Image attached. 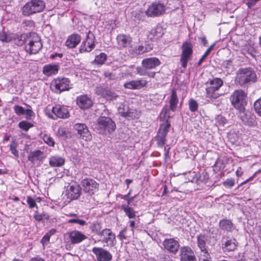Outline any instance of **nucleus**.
Here are the masks:
<instances>
[{
    "instance_id": "nucleus-49",
    "label": "nucleus",
    "mask_w": 261,
    "mask_h": 261,
    "mask_svg": "<svg viewBox=\"0 0 261 261\" xmlns=\"http://www.w3.org/2000/svg\"><path fill=\"white\" fill-rule=\"evenodd\" d=\"M101 225L98 223H94L92 224L91 226V230L92 232L96 233L97 234L100 236H101V233L102 231L101 230Z\"/></svg>"
},
{
    "instance_id": "nucleus-42",
    "label": "nucleus",
    "mask_w": 261,
    "mask_h": 261,
    "mask_svg": "<svg viewBox=\"0 0 261 261\" xmlns=\"http://www.w3.org/2000/svg\"><path fill=\"white\" fill-rule=\"evenodd\" d=\"M150 34L155 37V39H158L162 36L163 30L160 27H156L151 30Z\"/></svg>"
},
{
    "instance_id": "nucleus-1",
    "label": "nucleus",
    "mask_w": 261,
    "mask_h": 261,
    "mask_svg": "<svg viewBox=\"0 0 261 261\" xmlns=\"http://www.w3.org/2000/svg\"><path fill=\"white\" fill-rule=\"evenodd\" d=\"M161 64L160 60L156 57L146 58L142 60V66L136 68V73L140 76H147L149 78H154L156 72L151 71L155 69Z\"/></svg>"
},
{
    "instance_id": "nucleus-21",
    "label": "nucleus",
    "mask_w": 261,
    "mask_h": 261,
    "mask_svg": "<svg viewBox=\"0 0 261 261\" xmlns=\"http://www.w3.org/2000/svg\"><path fill=\"white\" fill-rule=\"evenodd\" d=\"M237 245L238 242L234 238L223 237L222 240V249L224 252L234 251L237 248Z\"/></svg>"
},
{
    "instance_id": "nucleus-33",
    "label": "nucleus",
    "mask_w": 261,
    "mask_h": 261,
    "mask_svg": "<svg viewBox=\"0 0 261 261\" xmlns=\"http://www.w3.org/2000/svg\"><path fill=\"white\" fill-rule=\"evenodd\" d=\"M178 98L175 89L172 90L171 94L169 99L170 109H168L169 112L170 110L173 112L175 111L178 103ZM168 114L170 115L169 113Z\"/></svg>"
},
{
    "instance_id": "nucleus-11",
    "label": "nucleus",
    "mask_w": 261,
    "mask_h": 261,
    "mask_svg": "<svg viewBox=\"0 0 261 261\" xmlns=\"http://www.w3.org/2000/svg\"><path fill=\"white\" fill-rule=\"evenodd\" d=\"M165 11V6L164 4L154 2L148 6L145 14L148 17H157L163 14Z\"/></svg>"
},
{
    "instance_id": "nucleus-60",
    "label": "nucleus",
    "mask_w": 261,
    "mask_h": 261,
    "mask_svg": "<svg viewBox=\"0 0 261 261\" xmlns=\"http://www.w3.org/2000/svg\"><path fill=\"white\" fill-rule=\"evenodd\" d=\"M209 55L206 51L205 52V53L203 54V55L202 56V57L200 59L198 62V66H200L201 63L203 62V60L207 57V56Z\"/></svg>"
},
{
    "instance_id": "nucleus-4",
    "label": "nucleus",
    "mask_w": 261,
    "mask_h": 261,
    "mask_svg": "<svg viewBox=\"0 0 261 261\" xmlns=\"http://www.w3.org/2000/svg\"><path fill=\"white\" fill-rule=\"evenodd\" d=\"M94 129L101 134H111L116 128L115 122L109 117L100 116L94 125Z\"/></svg>"
},
{
    "instance_id": "nucleus-44",
    "label": "nucleus",
    "mask_w": 261,
    "mask_h": 261,
    "mask_svg": "<svg viewBox=\"0 0 261 261\" xmlns=\"http://www.w3.org/2000/svg\"><path fill=\"white\" fill-rule=\"evenodd\" d=\"M29 38H30V36H28L25 34H22L20 36L17 37V45H22L27 42H29Z\"/></svg>"
},
{
    "instance_id": "nucleus-39",
    "label": "nucleus",
    "mask_w": 261,
    "mask_h": 261,
    "mask_svg": "<svg viewBox=\"0 0 261 261\" xmlns=\"http://www.w3.org/2000/svg\"><path fill=\"white\" fill-rule=\"evenodd\" d=\"M13 38V35L4 31L0 32V40L2 42H9Z\"/></svg>"
},
{
    "instance_id": "nucleus-59",
    "label": "nucleus",
    "mask_w": 261,
    "mask_h": 261,
    "mask_svg": "<svg viewBox=\"0 0 261 261\" xmlns=\"http://www.w3.org/2000/svg\"><path fill=\"white\" fill-rule=\"evenodd\" d=\"M10 150L14 155H16V146L14 143L10 145Z\"/></svg>"
},
{
    "instance_id": "nucleus-52",
    "label": "nucleus",
    "mask_w": 261,
    "mask_h": 261,
    "mask_svg": "<svg viewBox=\"0 0 261 261\" xmlns=\"http://www.w3.org/2000/svg\"><path fill=\"white\" fill-rule=\"evenodd\" d=\"M200 261H211V257L209 253H207L205 254H201L200 256Z\"/></svg>"
},
{
    "instance_id": "nucleus-9",
    "label": "nucleus",
    "mask_w": 261,
    "mask_h": 261,
    "mask_svg": "<svg viewBox=\"0 0 261 261\" xmlns=\"http://www.w3.org/2000/svg\"><path fill=\"white\" fill-rule=\"evenodd\" d=\"M42 47V44L38 35L35 33L31 34L29 38V43L25 46L26 51L30 54H36Z\"/></svg>"
},
{
    "instance_id": "nucleus-2",
    "label": "nucleus",
    "mask_w": 261,
    "mask_h": 261,
    "mask_svg": "<svg viewBox=\"0 0 261 261\" xmlns=\"http://www.w3.org/2000/svg\"><path fill=\"white\" fill-rule=\"evenodd\" d=\"M169 110L167 107H164L160 114V120L164 122L160 125L156 136L157 143L159 146L163 147L166 142V136L170 127V123L168 119L170 117L168 114Z\"/></svg>"
},
{
    "instance_id": "nucleus-3",
    "label": "nucleus",
    "mask_w": 261,
    "mask_h": 261,
    "mask_svg": "<svg viewBox=\"0 0 261 261\" xmlns=\"http://www.w3.org/2000/svg\"><path fill=\"white\" fill-rule=\"evenodd\" d=\"M205 97L208 101H213L221 95L218 92L220 88L223 85V80L218 77L210 79L206 83Z\"/></svg>"
},
{
    "instance_id": "nucleus-56",
    "label": "nucleus",
    "mask_w": 261,
    "mask_h": 261,
    "mask_svg": "<svg viewBox=\"0 0 261 261\" xmlns=\"http://www.w3.org/2000/svg\"><path fill=\"white\" fill-rule=\"evenodd\" d=\"M259 0H248L246 3L248 8H250L254 6Z\"/></svg>"
},
{
    "instance_id": "nucleus-23",
    "label": "nucleus",
    "mask_w": 261,
    "mask_h": 261,
    "mask_svg": "<svg viewBox=\"0 0 261 261\" xmlns=\"http://www.w3.org/2000/svg\"><path fill=\"white\" fill-rule=\"evenodd\" d=\"M163 245L165 249L173 254H176L179 247V243L174 239H165Z\"/></svg>"
},
{
    "instance_id": "nucleus-61",
    "label": "nucleus",
    "mask_w": 261,
    "mask_h": 261,
    "mask_svg": "<svg viewBox=\"0 0 261 261\" xmlns=\"http://www.w3.org/2000/svg\"><path fill=\"white\" fill-rule=\"evenodd\" d=\"M58 135L60 136H64L66 135V131L63 127H60L58 130Z\"/></svg>"
},
{
    "instance_id": "nucleus-6",
    "label": "nucleus",
    "mask_w": 261,
    "mask_h": 261,
    "mask_svg": "<svg viewBox=\"0 0 261 261\" xmlns=\"http://www.w3.org/2000/svg\"><path fill=\"white\" fill-rule=\"evenodd\" d=\"M45 8V3L42 0H31L27 2L21 8L22 14L30 16L43 11Z\"/></svg>"
},
{
    "instance_id": "nucleus-55",
    "label": "nucleus",
    "mask_w": 261,
    "mask_h": 261,
    "mask_svg": "<svg viewBox=\"0 0 261 261\" xmlns=\"http://www.w3.org/2000/svg\"><path fill=\"white\" fill-rule=\"evenodd\" d=\"M224 185L232 187L234 185V181L233 179L231 178L227 179L226 181H224Z\"/></svg>"
},
{
    "instance_id": "nucleus-63",
    "label": "nucleus",
    "mask_w": 261,
    "mask_h": 261,
    "mask_svg": "<svg viewBox=\"0 0 261 261\" xmlns=\"http://www.w3.org/2000/svg\"><path fill=\"white\" fill-rule=\"evenodd\" d=\"M236 173L237 176H241L242 175L243 172L241 167L238 168Z\"/></svg>"
},
{
    "instance_id": "nucleus-29",
    "label": "nucleus",
    "mask_w": 261,
    "mask_h": 261,
    "mask_svg": "<svg viewBox=\"0 0 261 261\" xmlns=\"http://www.w3.org/2000/svg\"><path fill=\"white\" fill-rule=\"evenodd\" d=\"M81 40V36L74 33L68 36L65 42V45L69 48H74L80 43Z\"/></svg>"
},
{
    "instance_id": "nucleus-54",
    "label": "nucleus",
    "mask_w": 261,
    "mask_h": 261,
    "mask_svg": "<svg viewBox=\"0 0 261 261\" xmlns=\"http://www.w3.org/2000/svg\"><path fill=\"white\" fill-rule=\"evenodd\" d=\"M50 237L46 233L44 236L41 239V242L43 246H44L47 244L49 242Z\"/></svg>"
},
{
    "instance_id": "nucleus-41",
    "label": "nucleus",
    "mask_w": 261,
    "mask_h": 261,
    "mask_svg": "<svg viewBox=\"0 0 261 261\" xmlns=\"http://www.w3.org/2000/svg\"><path fill=\"white\" fill-rule=\"evenodd\" d=\"M107 59V55L103 53L96 56L94 59L95 63L99 65L103 64Z\"/></svg>"
},
{
    "instance_id": "nucleus-50",
    "label": "nucleus",
    "mask_w": 261,
    "mask_h": 261,
    "mask_svg": "<svg viewBox=\"0 0 261 261\" xmlns=\"http://www.w3.org/2000/svg\"><path fill=\"white\" fill-rule=\"evenodd\" d=\"M254 108L256 113L261 117V97L254 102Z\"/></svg>"
},
{
    "instance_id": "nucleus-19",
    "label": "nucleus",
    "mask_w": 261,
    "mask_h": 261,
    "mask_svg": "<svg viewBox=\"0 0 261 261\" xmlns=\"http://www.w3.org/2000/svg\"><path fill=\"white\" fill-rule=\"evenodd\" d=\"M95 92L98 95L101 96L108 100L115 99L118 97L115 92L102 86L97 87Z\"/></svg>"
},
{
    "instance_id": "nucleus-13",
    "label": "nucleus",
    "mask_w": 261,
    "mask_h": 261,
    "mask_svg": "<svg viewBox=\"0 0 261 261\" xmlns=\"http://www.w3.org/2000/svg\"><path fill=\"white\" fill-rule=\"evenodd\" d=\"M95 38L93 33L89 31L86 35V40L84 41L80 48L81 53L90 52L95 46Z\"/></svg>"
},
{
    "instance_id": "nucleus-12",
    "label": "nucleus",
    "mask_w": 261,
    "mask_h": 261,
    "mask_svg": "<svg viewBox=\"0 0 261 261\" xmlns=\"http://www.w3.org/2000/svg\"><path fill=\"white\" fill-rule=\"evenodd\" d=\"M65 238L66 241L72 244H79L85 240L87 237L82 232L73 230L67 232L65 235Z\"/></svg>"
},
{
    "instance_id": "nucleus-17",
    "label": "nucleus",
    "mask_w": 261,
    "mask_h": 261,
    "mask_svg": "<svg viewBox=\"0 0 261 261\" xmlns=\"http://www.w3.org/2000/svg\"><path fill=\"white\" fill-rule=\"evenodd\" d=\"M74 128L77 131L80 138L86 141H89L92 139V135L86 124L76 123L74 125Z\"/></svg>"
},
{
    "instance_id": "nucleus-46",
    "label": "nucleus",
    "mask_w": 261,
    "mask_h": 261,
    "mask_svg": "<svg viewBox=\"0 0 261 261\" xmlns=\"http://www.w3.org/2000/svg\"><path fill=\"white\" fill-rule=\"evenodd\" d=\"M42 139L45 143L48 144L50 146H54L55 145V141L53 138H51L49 135L47 134H44L42 136Z\"/></svg>"
},
{
    "instance_id": "nucleus-20",
    "label": "nucleus",
    "mask_w": 261,
    "mask_h": 261,
    "mask_svg": "<svg viewBox=\"0 0 261 261\" xmlns=\"http://www.w3.org/2000/svg\"><path fill=\"white\" fill-rule=\"evenodd\" d=\"M92 252L98 261H110L112 259L110 252L102 248L93 247Z\"/></svg>"
},
{
    "instance_id": "nucleus-37",
    "label": "nucleus",
    "mask_w": 261,
    "mask_h": 261,
    "mask_svg": "<svg viewBox=\"0 0 261 261\" xmlns=\"http://www.w3.org/2000/svg\"><path fill=\"white\" fill-rule=\"evenodd\" d=\"M133 234L134 230L133 229H130L128 231L127 229L125 228L119 232L118 237L120 240L123 241L130 238Z\"/></svg>"
},
{
    "instance_id": "nucleus-14",
    "label": "nucleus",
    "mask_w": 261,
    "mask_h": 261,
    "mask_svg": "<svg viewBox=\"0 0 261 261\" xmlns=\"http://www.w3.org/2000/svg\"><path fill=\"white\" fill-rule=\"evenodd\" d=\"M83 190L85 193L92 195L96 192L99 188L98 184L94 179L91 178H85L81 182Z\"/></svg>"
},
{
    "instance_id": "nucleus-45",
    "label": "nucleus",
    "mask_w": 261,
    "mask_h": 261,
    "mask_svg": "<svg viewBox=\"0 0 261 261\" xmlns=\"http://www.w3.org/2000/svg\"><path fill=\"white\" fill-rule=\"evenodd\" d=\"M151 48L148 46L139 45L136 49V53L138 55H142L151 50Z\"/></svg>"
},
{
    "instance_id": "nucleus-18",
    "label": "nucleus",
    "mask_w": 261,
    "mask_h": 261,
    "mask_svg": "<svg viewBox=\"0 0 261 261\" xmlns=\"http://www.w3.org/2000/svg\"><path fill=\"white\" fill-rule=\"evenodd\" d=\"M180 261H197L194 252L189 247H182L180 249Z\"/></svg>"
},
{
    "instance_id": "nucleus-7",
    "label": "nucleus",
    "mask_w": 261,
    "mask_h": 261,
    "mask_svg": "<svg viewBox=\"0 0 261 261\" xmlns=\"http://www.w3.org/2000/svg\"><path fill=\"white\" fill-rule=\"evenodd\" d=\"M232 106L238 110H243L247 104V93L242 90L233 91L229 98Z\"/></svg>"
},
{
    "instance_id": "nucleus-27",
    "label": "nucleus",
    "mask_w": 261,
    "mask_h": 261,
    "mask_svg": "<svg viewBox=\"0 0 261 261\" xmlns=\"http://www.w3.org/2000/svg\"><path fill=\"white\" fill-rule=\"evenodd\" d=\"M76 103L82 109H86L92 106V101L86 95L79 96L76 98Z\"/></svg>"
},
{
    "instance_id": "nucleus-58",
    "label": "nucleus",
    "mask_w": 261,
    "mask_h": 261,
    "mask_svg": "<svg viewBox=\"0 0 261 261\" xmlns=\"http://www.w3.org/2000/svg\"><path fill=\"white\" fill-rule=\"evenodd\" d=\"M34 217L36 221H40L43 219V216L41 214H38L37 212H36L34 214Z\"/></svg>"
},
{
    "instance_id": "nucleus-25",
    "label": "nucleus",
    "mask_w": 261,
    "mask_h": 261,
    "mask_svg": "<svg viewBox=\"0 0 261 261\" xmlns=\"http://www.w3.org/2000/svg\"><path fill=\"white\" fill-rule=\"evenodd\" d=\"M60 66L58 64L51 63L45 65L42 69V73L47 76L56 75L59 70Z\"/></svg>"
},
{
    "instance_id": "nucleus-51",
    "label": "nucleus",
    "mask_w": 261,
    "mask_h": 261,
    "mask_svg": "<svg viewBox=\"0 0 261 261\" xmlns=\"http://www.w3.org/2000/svg\"><path fill=\"white\" fill-rule=\"evenodd\" d=\"M27 202L29 206V207L32 208L36 207L38 208V206L36 204V201L31 197H28Z\"/></svg>"
},
{
    "instance_id": "nucleus-15",
    "label": "nucleus",
    "mask_w": 261,
    "mask_h": 261,
    "mask_svg": "<svg viewBox=\"0 0 261 261\" xmlns=\"http://www.w3.org/2000/svg\"><path fill=\"white\" fill-rule=\"evenodd\" d=\"M82 194V188L77 184L69 185L66 191L65 196L70 200H73L78 199Z\"/></svg>"
},
{
    "instance_id": "nucleus-16",
    "label": "nucleus",
    "mask_w": 261,
    "mask_h": 261,
    "mask_svg": "<svg viewBox=\"0 0 261 261\" xmlns=\"http://www.w3.org/2000/svg\"><path fill=\"white\" fill-rule=\"evenodd\" d=\"M101 242L106 243L108 247H113L116 243L115 234L109 229H104L101 231Z\"/></svg>"
},
{
    "instance_id": "nucleus-53",
    "label": "nucleus",
    "mask_w": 261,
    "mask_h": 261,
    "mask_svg": "<svg viewBox=\"0 0 261 261\" xmlns=\"http://www.w3.org/2000/svg\"><path fill=\"white\" fill-rule=\"evenodd\" d=\"M222 65L224 68L227 69H230L233 67L232 62L230 60L224 61Z\"/></svg>"
},
{
    "instance_id": "nucleus-38",
    "label": "nucleus",
    "mask_w": 261,
    "mask_h": 261,
    "mask_svg": "<svg viewBox=\"0 0 261 261\" xmlns=\"http://www.w3.org/2000/svg\"><path fill=\"white\" fill-rule=\"evenodd\" d=\"M122 209L125 212V214L130 219L134 218L136 217L135 212L130 207L127 205H123L122 206Z\"/></svg>"
},
{
    "instance_id": "nucleus-5",
    "label": "nucleus",
    "mask_w": 261,
    "mask_h": 261,
    "mask_svg": "<svg viewBox=\"0 0 261 261\" xmlns=\"http://www.w3.org/2000/svg\"><path fill=\"white\" fill-rule=\"evenodd\" d=\"M256 74L251 68H242L237 72L236 82L241 86L255 82L256 81Z\"/></svg>"
},
{
    "instance_id": "nucleus-35",
    "label": "nucleus",
    "mask_w": 261,
    "mask_h": 261,
    "mask_svg": "<svg viewBox=\"0 0 261 261\" xmlns=\"http://www.w3.org/2000/svg\"><path fill=\"white\" fill-rule=\"evenodd\" d=\"M219 226L222 230L227 232H231L233 229V224L231 221L227 219L220 220Z\"/></svg>"
},
{
    "instance_id": "nucleus-10",
    "label": "nucleus",
    "mask_w": 261,
    "mask_h": 261,
    "mask_svg": "<svg viewBox=\"0 0 261 261\" xmlns=\"http://www.w3.org/2000/svg\"><path fill=\"white\" fill-rule=\"evenodd\" d=\"M182 53L180 57V62L181 66L184 68L187 66V63L189 60L191 58L193 54V45L188 42L183 43L182 46Z\"/></svg>"
},
{
    "instance_id": "nucleus-28",
    "label": "nucleus",
    "mask_w": 261,
    "mask_h": 261,
    "mask_svg": "<svg viewBox=\"0 0 261 261\" xmlns=\"http://www.w3.org/2000/svg\"><path fill=\"white\" fill-rule=\"evenodd\" d=\"M239 111V117L242 121L247 125H251L254 121V116L252 115L249 111H246L245 108Z\"/></svg>"
},
{
    "instance_id": "nucleus-26",
    "label": "nucleus",
    "mask_w": 261,
    "mask_h": 261,
    "mask_svg": "<svg viewBox=\"0 0 261 261\" xmlns=\"http://www.w3.org/2000/svg\"><path fill=\"white\" fill-rule=\"evenodd\" d=\"M52 112L56 117L60 118H67L69 116V113L67 108L63 106L56 105L52 108Z\"/></svg>"
},
{
    "instance_id": "nucleus-31",
    "label": "nucleus",
    "mask_w": 261,
    "mask_h": 261,
    "mask_svg": "<svg viewBox=\"0 0 261 261\" xmlns=\"http://www.w3.org/2000/svg\"><path fill=\"white\" fill-rule=\"evenodd\" d=\"M44 158V152L39 150L30 152L28 156L29 160L34 164L38 162H42Z\"/></svg>"
},
{
    "instance_id": "nucleus-57",
    "label": "nucleus",
    "mask_w": 261,
    "mask_h": 261,
    "mask_svg": "<svg viewBox=\"0 0 261 261\" xmlns=\"http://www.w3.org/2000/svg\"><path fill=\"white\" fill-rule=\"evenodd\" d=\"M198 40L201 44H202L204 46H206L207 44V41L205 36H202L198 38Z\"/></svg>"
},
{
    "instance_id": "nucleus-48",
    "label": "nucleus",
    "mask_w": 261,
    "mask_h": 261,
    "mask_svg": "<svg viewBox=\"0 0 261 261\" xmlns=\"http://www.w3.org/2000/svg\"><path fill=\"white\" fill-rule=\"evenodd\" d=\"M189 106L190 110L192 112H194L197 110L198 104L195 100L191 99L189 100Z\"/></svg>"
},
{
    "instance_id": "nucleus-64",
    "label": "nucleus",
    "mask_w": 261,
    "mask_h": 261,
    "mask_svg": "<svg viewBox=\"0 0 261 261\" xmlns=\"http://www.w3.org/2000/svg\"><path fill=\"white\" fill-rule=\"evenodd\" d=\"M30 261H45L43 258L41 257H34L32 258Z\"/></svg>"
},
{
    "instance_id": "nucleus-34",
    "label": "nucleus",
    "mask_w": 261,
    "mask_h": 261,
    "mask_svg": "<svg viewBox=\"0 0 261 261\" xmlns=\"http://www.w3.org/2000/svg\"><path fill=\"white\" fill-rule=\"evenodd\" d=\"M65 160L59 155L51 156L49 160V164L52 167H61L64 164Z\"/></svg>"
},
{
    "instance_id": "nucleus-32",
    "label": "nucleus",
    "mask_w": 261,
    "mask_h": 261,
    "mask_svg": "<svg viewBox=\"0 0 261 261\" xmlns=\"http://www.w3.org/2000/svg\"><path fill=\"white\" fill-rule=\"evenodd\" d=\"M118 112L121 116L124 117H132L133 112L129 109L127 105L125 103H121L118 107Z\"/></svg>"
},
{
    "instance_id": "nucleus-36",
    "label": "nucleus",
    "mask_w": 261,
    "mask_h": 261,
    "mask_svg": "<svg viewBox=\"0 0 261 261\" xmlns=\"http://www.w3.org/2000/svg\"><path fill=\"white\" fill-rule=\"evenodd\" d=\"M206 238L204 234H200L197 237L198 246L201 250V254L208 253L206 247Z\"/></svg>"
},
{
    "instance_id": "nucleus-47",
    "label": "nucleus",
    "mask_w": 261,
    "mask_h": 261,
    "mask_svg": "<svg viewBox=\"0 0 261 261\" xmlns=\"http://www.w3.org/2000/svg\"><path fill=\"white\" fill-rule=\"evenodd\" d=\"M216 121V124L218 126H223L227 123L226 119L221 115L217 116Z\"/></svg>"
},
{
    "instance_id": "nucleus-24",
    "label": "nucleus",
    "mask_w": 261,
    "mask_h": 261,
    "mask_svg": "<svg viewBox=\"0 0 261 261\" xmlns=\"http://www.w3.org/2000/svg\"><path fill=\"white\" fill-rule=\"evenodd\" d=\"M118 47L122 49L129 47L132 43V39L129 35L119 34L116 38Z\"/></svg>"
},
{
    "instance_id": "nucleus-22",
    "label": "nucleus",
    "mask_w": 261,
    "mask_h": 261,
    "mask_svg": "<svg viewBox=\"0 0 261 261\" xmlns=\"http://www.w3.org/2000/svg\"><path fill=\"white\" fill-rule=\"evenodd\" d=\"M148 82L144 79H140L137 80H133L125 83L123 86L128 89H140L145 87Z\"/></svg>"
},
{
    "instance_id": "nucleus-43",
    "label": "nucleus",
    "mask_w": 261,
    "mask_h": 261,
    "mask_svg": "<svg viewBox=\"0 0 261 261\" xmlns=\"http://www.w3.org/2000/svg\"><path fill=\"white\" fill-rule=\"evenodd\" d=\"M68 223L70 224H77L80 226H84L86 224V222L83 219H80L79 217L69 219Z\"/></svg>"
},
{
    "instance_id": "nucleus-30",
    "label": "nucleus",
    "mask_w": 261,
    "mask_h": 261,
    "mask_svg": "<svg viewBox=\"0 0 261 261\" xmlns=\"http://www.w3.org/2000/svg\"><path fill=\"white\" fill-rule=\"evenodd\" d=\"M24 115L27 120H32L35 117V113L32 110L31 107L27 106L25 109L21 106H17V115Z\"/></svg>"
},
{
    "instance_id": "nucleus-62",
    "label": "nucleus",
    "mask_w": 261,
    "mask_h": 261,
    "mask_svg": "<svg viewBox=\"0 0 261 261\" xmlns=\"http://www.w3.org/2000/svg\"><path fill=\"white\" fill-rule=\"evenodd\" d=\"M105 77H108L110 80H113L115 78L114 75L109 72H106L104 73Z\"/></svg>"
},
{
    "instance_id": "nucleus-8",
    "label": "nucleus",
    "mask_w": 261,
    "mask_h": 261,
    "mask_svg": "<svg viewBox=\"0 0 261 261\" xmlns=\"http://www.w3.org/2000/svg\"><path fill=\"white\" fill-rule=\"evenodd\" d=\"M51 87L55 92L60 93L72 88V84L68 78L57 77L51 82Z\"/></svg>"
},
{
    "instance_id": "nucleus-40",
    "label": "nucleus",
    "mask_w": 261,
    "mask_h": 261,
    "mask_svg": "<svg viewBox=\"0 0 261 261\" xmlns=\"http://www.w3.org/2000/svg\"><path fill=\"white\" fill-rule=\"evenodd\" d=\"M18 126L22 130L27 132L30 128L34 126V124L31 122H29L26 120H23L19 123Z\"/></svg>"
}]
</instances>
